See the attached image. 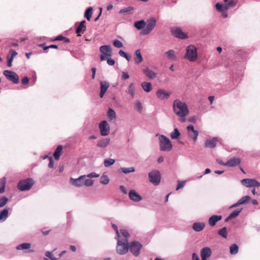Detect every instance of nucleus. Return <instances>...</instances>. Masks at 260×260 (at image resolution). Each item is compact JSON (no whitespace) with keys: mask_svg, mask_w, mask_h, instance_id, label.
Here are the masks:
<instances>
[{"mask_svg":"<svg viewBox=\"0 0 260 260\" xmlns=\"http://www.w3.org/2000/svg\"><path fill=\"white\" fill-rule=\"evenodd\" d=\"M173 111L180 118L181 122L185 121V117L188 114L189 110L187 105L179 100H176L173 102Z\"/></svg>","mask_w":260,"mask_h":260,"instance_id":"nucleus-1","label":"nucleus"},{"mask_svg":"<svg viewBox=\"0 0 260 260\" xmlns=\"http://www.w3.org/2000/svg\"><path fill=\"white\" fill-rule=\"evenodd\" d=\"M184 58L191 62H194L197 59V48L195 46L191 45L186 48Z\"/></svg>","mask_w":260,"mask_h":260,"instance_id":"nucleus-2","label":"nucleus"},{"mask_svg":"<svg viewBox=\"0 0 260 260\" xmlns=\"http://www.w3.org/2000/svg\"><path fill=\"white\" fill-rule=\"evenodd\" d=\"M127 239H120L118 238L116 246V251L120 255H124L128 251L129 243Z\"/></svg>","mask_w":260,"mask_h":260,"instance_id":"nucleus-3","label":"nucleus"},{"mask_svg":"<svg viewBox=\"0 0 260 260\" xmlns=\"http://www.w3.org/2000/svg\"><path fill=\"white\" fill-rule=\"evenodd\" d=\"M159 147L161 151H170L172 149L171 141L164 135H160L159 137Z\"/></svg>","mask_w":260,"mask_h":260,"instance_id":"nucleus-4","label":"nucleus"},{"mask_svg":"<svg viewBox=\"0 0 260 260\" xmlns=\"http://www.w3.org/2000/svg\"><path fill=\"white\" fill-rule=\"evenodd\" d=\"M34 184V181L31 178L20 180L18 184V188L21 191L29 190Z\"/></svg>","mask_w":260,"mask_h":260,"instance_id":"nucleus-5","label":"nucleus"},{"mask_svg":"<svg viewBox=\"0 0 260 260\" xmlns=\"http://www.w3.org/2000/svg\"><path fill=\"white\" fill-rule=\"evenodd\" d=\"M156 24L155 19L152 18L148 20L146 22V27L142 30L141 34L143 35H148L153 29Z\"/></svg>","mask_w":260,"mask_h":260,"instance_id":"nucleus-6","label":"nucleus"},{"mask_svg":"<svg viewBox=\"0 0 260 260\" xmlns=\"http://www.w3.org/2000/svg\"><path fill=\"white\" fill-rule=\"evenodd\" d=\"M142 247V245L139 242L134 241L129 243L128 250L133 255L138 256L140 253Z\"/></svg>","mask_w":260,"mask_h":260,"instance_id":"nucleus-7","label":"nucleus"},{"mask_svg":"<svg viewBox=\"0 0 260 260\" xmlns=\"http://www.w3.org/2000/svg\"><path fill=\"white\" fill-rule=\"evenodd\" d=\"M149 181L155 185H158L160 181V174L158 171L153 170L149 174Z\"/></svg>","mask_w":260,"mask_h":260,"instance_id":"nucleus-8","label":"nucleus"},{"mask_svg":"<svg viewBox=\"0 0 260 260\" xmlns=\"http://www.w3.org/2000/svg\"><path fill=\"white\" fill-rule=\"evenodd\" d=\"M4 75L9 80L13 82L15 84H17L19 82V77L15 72L5 70L4 71Z\"/></svg>","mask_w":260,"mask_h":260,"instance_id":"nucleus-9","label":"nucleus"},{"mask_svg":"<svg viewBox=\"0 0 260 260\" xmlns=\"http://www.w3.org/2000/svg\"><path fill=\"white\" fill-rule=\"evenodd\" d=\"M242 184L246 187H258L260 183L254 179H243L241 180Z\"/></svg>","mask_w":260,"mask_h":260,"instance_id":"nucleus-10","label":"nucleus"},{"mask_svg":"<svg viewBox=\"0 0 260 260\" xmlns=\"http://www.w3.org/2000/svg\"><path fill=\"white\" fill-rule=\"evenodd\" d=\"M186 129L188 138L195 142L197 141L199 135L198 131L195 130L193 126L191 124L188 125Z\"/></svg>","mask_w":260,"mask_h":260,"instance_id":"nucleus-11","label":"nucleus"},{"mask_svg":"<svg viewBox=\"0 0 260 260\" xmlns=\"http://www.w3.org/2000/svg\"><path fill=\"white\" fill-rule=\"evenodd\" d=\"M99 128L101 131V135L105 136L109 134L110 126L107 121H102L99 124Z\"/></svg>","mask_w":260,"mask_h":260,"instance_id":"nucleus-12","label":"nucleus"},{"mask_svg":"<svg viewBox=\"0 0 260 260\" xmlns=\"http://www.w3.org/2000/svg\"><path fill=\"white\" fill-rule=\"evenodd\" d=\"M241 162V160L239 157H233L230 159L225 162V166L234 167L238 166Z\"/></svg>","mask_w":260,"mask_h":260,"instance_id":"nucleus-13","label":"nucleus"},{"mask_svg":"<svg viewBox=\"0 0 260 260\" xmlns=\"http://www.w3.org/2000/svg\"><path fill=\"white\" fill-rule=\"evenodd\" d=\"M212 254V251L209 247H206L201 250V256L202 260H207Z\"/></svg>","mask_w":260,"mask_h":260,"instance_id":"nucleus-14","label":"nucleus"},{"mask_svg":"<svg viewBox=\"0 0 260 260\" xmlns=\"http://www.w3.org/2000/svg\"><path fill=\"white\" fill-rule=\"evenodd\" d=\"M86 177V175L80 176L77 179H71V183L72 185L76 187H81L84 185V179Z\"/></svg>","mask_w":260,"mask_h":260,"instance_id":"nucleus-15","label":"nucleus"},{"mask_svg":"<svg viewBox=\"0 0 260 260\" xmlns=\"http://www.w3.org/2000/svg\"><path fill=\"white\" fill-rule=\"evenodd\" d=\"M173 35L180 39H185L187 38V35L184 33L182 30L179 28H177L172 29Z\"/></svg>","mask_w":260,"mask_h":260,"instance_id":"nucleus-16","label":"nucleus"},{"mask_svg":"<svg viewBox=\"0 0 260 260\" xmlns=\"http://www.w3.org/2000/svg\"><path fill=\"white\" fill-rule=\"evenodd\" d=\"M100 51L102 54L105 55L108 57L112 55V50L110 46L103 45L100 47Z\"/></svg>","mask_w":260,"mask_h":260,"instance_id":"nucleus-17","label":"nucleus"},{"mask_svg":"<svg viewBox=\"0 0 260 260\" xmlns=\"http://www.w3.org/2000/svg\"><path fill=\"white\" fill-rule=\"evenodd\" d=\"M100 96L102 98L104 95L107 89L109 88L110 85L109 83L105 81H102L100 82Z\"/></svg>","mask_w":260,"mask_h":260,"instance_id":"nucleus-18","label":"nucleus"},{"mask_svg":"<svg viewBox=\"0 0 260 260\" xmlns=\"http://www.w3.org/2000/svg\"><path fill=\"white\" fill-rule=\"evenodd\" d=\"M171 93L167 92L164 89H159L156 92V95L158 98L160 100H164L168 99L170 96Z\"/></svg>","mask_w":260,"mask_h":260,"instance_id":"nucleus-19","label":"nucleus"},{"mask_svg":"<svg viewBox=\"0 0 260 260\" xmlns=\"http://www.w3.org/2000/svg\"><path fill=\"white\" fill-rule=\"evenodd\" d=\"M128 196L131 200L135 202H139L142 199V197L134 190L129 191Z\"/></svg>","mask_w":260,"mask_h":260,"instance_id":"nucleus-20","label":"nucleus"},{"mask_svg":"<svg viewBox=\"0 0 260 260\" xmlns=\"http://www.w3.org/2000/svg\"><path fill=\"white\" fill-rule=\"evenodd\" d=\"M217 142V139L213 138L211 139L207 140L205 143V147L206 148H213L216 147Z\"/></svg>","mask_w":260,"mask_h":260,"instance_id":"nucleus-21","label":"nucleus"},{"mask_svg":"<svg viewBox=\"0 0 260 260\" xmlns=\"http://www.w3.org/2000/svg\"><path fill=\"white\" fill-rule=\"evenodd\" d=\"M221 219V215H212L209 218L208 222L211 226H213L216 224L217 222L220 220Z\"/></svg>","mask_w":260,"mask_h":260,"instance_id":"nucleus-22","label":"nucleus"},{"mask_svg":"<svg viewBox=\"0 0 260 260\" xmlns=\"http://www.w3.org/2000/svg\"><path fill=\"white\" fill-rule=\"evenodd\" d=\"M86 23L85 20L82 21L79 25L76 28V32L78 34V36H80V33L83 34L86 30V26L85 25Z\"/></svg>","mask_w":260,"mask_h":260,"instance_id":"nucleus-23","label":"nucleus"},{"mask_svg":"<svg viewBox=\"0 0 260 260\" xmlns=\"http://www.w3.org/2000/svg\"><path fill=\"white\" fill-rule=\"evenodd\" d=\"M251 200V198L248 196H245L240 199L236 203L233 205L231 207H236L240 205L244 204Z\"/></svg>","mask_w":260,"mask_h":260,"instance_id":"nucleus-24","label":"nucleus"},{"mask_svg":"<svg viewBox=\"0 0 260 260\" xmlns=\"http://www.w3.org/2000/svg\"><path fill=\"white\" fill-rule=\"evenodd\" d=\"M10 52L11 53V56L10 57L9 55L7 56V58H8L7 66L9 68L12 67V63L13 60L14 58L17 55V52L13 50H11Z\"/></svg>","mask_w":260,"mask_h":260,"instance_id":"nucleus-25","label":"nucleus"},{"mask_svg":"<svg viewBox=\"0 0 260 260\" xmlns=\"http://www.w3.org/2000/svg\"><path fill=\"white\" fill-rule=\"evenodd\" d=\"M205 224L203 222H195L192 225V229L196 232H200L203 230Z\"/></svg>","mask_w":260,"mask_h":260,"instance_id":"nucleus-26","label":"nucleus"},{"mask_svg":"<svg viewBox=\"0 0 260 260\" xmlns=\"http://www.w3.org/2000/svg\"><path fill=\"white\" fill-rule=\"evenodd\" d=\"M145 75L150 79H153L156 77V74L153 71L150 70L149 68H147L143 70Z\"/></svg>","mask_w":260,"mask_h":260,"instance_id":"nucleus-27","label":"nucleus"},{"mask_svg":"<svg viewBox=\"0 0 260 260\" xmlns=\"http://www.w3.org/2000/svg\"><path fill=\"white\" fill-rule=\"evenodd\" d=\"M135 55L136 57L134 58L135 62L138 64L143 61V57L139 49L136 51Z\"/></svg>","mask_w":260,"mask_h":260,"instance_id":"nucleus-28","label":"nucleus"},{"mask_svg":"<svg viewBox=\"0 0 260 260\" xmlns=\"http://www.w3.org/2000/svg\"><path fill=\"white\" fill-rule=\"evenodd\" d=\"M62 146L61 145H58L56 148L53 156L56 160L59 159L60 156L62 153Z\"/></svg>","mask_w":260,"mask_h":260,"instance_id":"nucleus-29","label":"nucleus"},{"mask_svg":"<svg viewBox=\"0 0 260 260\" xmlns=\"http://www.w3.org/2000/svg\"><path fill=\"white\" fill-rule=\"evenodd\" d=\"M109 139L103 138L98 142L97 146L100 147L105 148L109 144Z\"/></svg>","mask_w":260,"mask_h":260,"instance_id":"nucleus-30","label":"nucleus"},{"mask_svg":"<svg viewBox=\"0 0 260 260\" xmlns=\"http://www.w3.org/2000/svg\"><path fill=\"white\" fill-rule=\"evenodd\" d=\"M141 85L143 90L147 92H149L152 90V85L150 82H143Z\"/></svg>","mask_w":260,"mask_h":260,"instance_id":"nucleus-31","label":"nucleus"},{"mask_svg":"<svg viewBox=\"0 0 260 260\" xmlns=\"http://www.w3.org/2000/svg\"><path fill=\"white\" fill-rule=\"evenodd\" d=\"M135 88L134 86V83H131L128 87L127 88V90L126 91L127 93L129 94L132 99H134L135 96Z\"/></svg>","mask_w":260,"mask_h":260,"instance_id":"nucleus-32","label":"nucleus"},{"mask_svg":"<svg viewBox=\"0 0 260 260\" xmlns=\"http://www.w3.org/2000/svg\"><path fill=\"white\" fill-rule=\"evenodd\" d=\"M146 25V22L143 20H140L138 21H136L134 23V26L136 27L138 29H141L144 27Z\"/></svg>","mask_w":260,"mask_h":260,"instance_id":"nucleus-33","label":"nucleus"},{"mask_svg":"<svg viewBox=\"0 0 260 260\" xmlns=\"http://www.w3.org/2000/svg\"><path fill=\"white\" fill-rule=\"evenodd\" d=\"M31 244L28 243H24L18 245L16 247L17 250L28 249L30 248Z\"/></svg>","mask_w":260,"mask_h":260,"instance_id":"nucleus-34","label":"nucleus"},{"mask_svg":"<svg viewBox=\"0 0 260 260\" xmlns=\"http://www.w3.org/2000/svg\"><path fill=\"white\" fill-rule=\"evenodd\" d=\"M6 183V178L5 177L2 178L0 180V193H2L5 191Z\"/></svg>","mask_w":260,"mask_h":260,"instance_id":"nucleus-35","label":"nucleus"},{"mask_svg":"<svg viewBox=\"0 0 260 260\" xmlns=\"http://www.w3.org/2000/svg\"><path fill=\"white\" fill-rule=\"evenodd\" d=\"M92 14V7H89L85 11L84 13V17L88 20H90Z\"/></svg>","mask_w":260,"mask_h":260,"instance_id":"nucleus-36","label":"nucleus"},{"mask_svg":"<svg viewBox=\"0 0 260 260\" xmlns=\"http://www.w3.org/2000/svg\"><path fill=\"white\" fill-rule=\"evenodd\" d=\"M61 41L65 43L70 42V40L69 38L63 37L61 35L58 36L52 40V41Z\"/></svg>","mask_w":260,"mask_h":260,"instance_id":"nucleus-37","label":"nucleus"},{"mask_svg":"<svg viewBox=\"0 0 260 260\" xmlns=\"http://www.w3.org/2000/svg\"><path fill=\"white\" fill-rule=\"evenodd\" d=\"M107 115H108V118L111 120L115 119L116 118V113H115V111L112 109H109L108 110V112H107Z\"/></svg>","mask_w":260,"mask_h":260,"instance_id":"nucleus-38","label":"nucleus"},{"mask_svg":"<svg viewBox=\"0 0 260 260\" xmlns=\"http://www.w3.org/2000/svg\"><path fill=\"white\" fill-rule=\"evenodd\" d=\"M8 215V209H5L0 213V221L5 220Z\"/></svg>","mask_w":260,"mask_h":260,"instance_id":"nucleus-39","label":"nucleus"},{"mask_svg":"<svg viewBox=\"0 0 260 260\" xmlns=\"http://www.w3.org/2000/svg\"><path fill=\"white\" fill-rule=\"evenodd\" d=\"M230 249L231 254H236L238 252L239 248L236 244H233L231 245Z\"/></svg>","mask_w":260,"mask_h":260,"instance_id":"nucleus-40","label":"nucleus"},{"mask_svg":"<svg viewBox=\"0 0 260 260\" xmlns=\"http://www.w3.org/2000/svg\"><path fill=\"white\" fill-rule=\"evenodd\" d=\"M218 234L222 237L226 238L228 235L226 228L225 227H223L220 229L218 232Z\"/></svg>","mask_w":260,"mask_h":260,"instance_id":"nucleus-41","label":"nucleus"},{"mask_svg":"<svg viewBox=\"0 0 260 260\" xmlns=\"http://www.w3.org/2000/svg\"><path fill=\"white\" fill-rule=\"evenodd\" d=\"M109 182V179L108 177L106 175H102L100 178V183L106 185L108 184Z\"/></svg>","mask_w":260,"mask_h":260,"instance_id":"nucleus-42","label":"nucleus"},{"mask_svg":"<svg viewBox=\"0 0 260 260\" xmlns=\"http://www.w3.org/2000/svg\"><path fill=\"white\" fill-rule=\"evenodd\" d=\"M114 162H115L114 159H112V158H107L104 160V166L106 167H108L112 165L113 164H114Z\"/></svg>","mask_w":260,"mask_h":260,"instance_id":"nucleus-43","label":"nucleus"},{"mask_svg":"<svg viewBox=\"0 0 260 260\" xmlns=\"http://www.w3.org/2000/svg\"><path fill=\"white\" fill-rule=\"evenodd\" d=\"M180 135V133L177 128H175L171 134V138L172 139H177Z\"/></svg>","mask_w":260,"mask_h":260,"instance_id":"nucleus-44","label":"nucleus"},{"mask_svg":"<svg viewBox=\"0 0 260 260\" xmlns=\"http://www.w3.org/2000/svg\"><path fill=\"white\" fill-rule=\"evenodd\" d=\"M121 170L122 172L124 174H127L131 172H134L135 171V169L134 167L130 168H121Z\"/></svg>","mask_w":260,"mask_h":260,"instance_id":"nucleus-45","label":"nucleus"},{"mask_svg":"<svg viewBox=\"0 0 260 260\" xmlns=\"http://www.w3.org/2000/svg\"><path fill=\"white\" fill-rule=\"evenodd\" d=\"M119 54L120 56L125 58L126 59V60L128 61H129L132 58L131 55H128L126 53H125L124 51H123L122 50H120L119 51Z\"/></svg>","mask_w":260,"mask_h":260,"instance_id":"nucleus-46","label":"nucleus"},{"mask_svg":"<svg viewBox=\"0 0 260 260\" xmlns=\"http://www.w3.org/2000/svg\"><path fill=\"white\" fill-rule=\"evenodd\" d=\"M121 235L124 238V239H127L130 237V235L128 232L125 230H120V235Z\"/></svg>","mask_w":260,"mask_h":260,"instance_id":"nucleus-47","label":"nucleus"},{"mask_svg":"<svg viewBox=\"0 0 260 260\" xmlns=\"http://www.w3.org/2000/svg\"><path fill=\"white\" fill-rule=\"evenodd\" d=\"M44 45H45L44 44H40L39 46L40 47H43L44 50H46L49 48H55V49L58 48V46L56 45H51L48 46H45Z\"/></svg>","mask_w":260,"mask_h":260,"instance_id":"nucleus-48","label":"nucleus"},{"mask_svg":"<svg viewBox=\"0 0 260 260\" xmlns=\"http://www.w3.org/2000/svg\"><path fill=\"white\" fill-rule=\"evenodd\" d=\"M93 183V180L90 179H84V185L86 186H92Z\"/></svg>","mask_w":260,"mask_h":260,"instance_id":"nucleus-49","label":"nucleus"},{"mask_svg":"<svg viewBox=\"0 0 260 260\" xmlns=\"http://www.w3.org/2000/svg\"><path fill=\"white\" fill-rule=\"evenodd\" d=\"M8 199L5 197L0 198V207H2L7 204Z\"/></svg>","mask_w":260,"mask_h":260,"instance_id":"nucleus-50","label":"nucleus"},{"mask_svg":"<svg viewBox=\"0 0 260 260\" xmlns=\"http://www.w3.org/2000/svg\"><path fill=\"white\" fill-rule=\"evenodd\" d=\"M166 54L169 58H173L175 57L174 51L173 50L168 51L166 52Z\"/></svg>","mask_w":260,"mask_h":260,"instance_id":"nucleus-51","label":"nucleus"},{"mask_svg":"<svg viewBox=\"0 0 260 260\" xmlns=\"http://www.w3.org/2000/svg\"><path fill=\"white\" fill-rule=\"evenodd\" d=\"M241 210H235L230 215V218H234L238 216L241 212Z\"/></svg>","mask_w":260,"mask_h":260,"instance_id":"nucleus-52","label":"nucleus"},{"mask_svg":"<svg viewBox=\"0 0 260 260\" xmlns=\"http://www.w3.org/2000/svg\"><path fill=\"white\" fill-rule=\"evenodd\" d=\"M215 7L217 11L219 12H222L223 11H224L223 4H221L218 3L215 5Z\"/></svg>","mask_w":260,"mask_h":260,"instance_id":"nucleus-53","label":"nucleus"},{"mask_svg":"<svg viewBox=\"0 0 260 260\" xmlns=\"http://www.w3.org/2000/svg\"><path fill=\"white\" fill-rule=\"evenodd\" d=\"M113 45L115 47L117 48H121L123 46V44L119 40H115L113 42Z\"/></svg>","mask_w":260,"mask_h":260,"instance_id":"nucleus-54","label":"nucleus"},{"mask_svg":"<svg viewBox=\"0 0 260 260\" xmlns=\"http://www.w3.org/2000/svg\"><path fill=\"white\" fill-rule=\"evenodd\" d=\"M45 255L51 260H56L58 259V258H56L51 252L49 251L46 252Z\"/></svg>","mask_w":260,"mask_h":260,"instance_id":"nucleus-55","label":"nucleus"},{"mask_svg":"<svg viewBox=\"0 0 260 260\" xmlns=\"http://www.w3.org/2000/svg\"><path fill=\"white\" fill-rule=\"evenodd\" d=\"M112 227L113 228V229L115 231V232L116 233L117 236L118 238H120L121 235H120V233L118 230V228L116 225L115 224H112Z\"/></svg>","mask_w":260,"mask_h":260,"instance_id":"nucleus-56","label":"nucleus"},{"mask_svg":"<svg viewBox=\"0 0 260 260\" xmlns=\"http://www.w3.org/2000/svg\"><path fill=\"white\" fill-rule=\"evenodd\" d=\"M237 4V1L235 0H231L228 3V5L230 6V7L233 8L235 7Z\"/></svg>","mask_w":260,"mask_h":260,"instance_id":"nucleus-57","label":"nucleus"},{"mask_svg":"<svg viewBox=\"0 0 260 260\" xmlns=\"http://www.w3.org/2000/svg\"><path fill=\"white\" fill-rule=\"evenodd\" d=\"M133 10V8H131V7L126 8H124V9L120 10L119 12L120 13H128V12H131V11H132Z\"/></svg>","mask_w":260,"mask_h":260,"instance_id":"nucleus-58","label":"nucleus"},{"mask_svg":"<svg viewBox=\"0 0 260 260\" xmlns=\"http://www.w3.org/2000/svg\"><path fill=\"white\" fill-rule=\"evenodd\" d=\"M99 174H96L95 172H92L88 175H86V177L88 178H96L99 177Z\"/></svg>","mask_w":260,"mask_h":260,"instance_id":"nucleus-59","label":"nucleus"},{"mask_svg":"<svg viewBox=\"0 0 260 260\" xmlns=\"http://www.w3.org/2000/svg\"><path fill=\"white\" fill-rule=\"evenodd\" d=\"M129 77V75L127 72H122V75H121V79L123 80H125L127 79H128Z\"/></svg>","mask_w":260,"mask_h":260,"instance_id":"nucleus-60","label":"nucleus"},{"mask_svg":"<svg viewBox=\"0 0 260 260\" xmlns=\"http://www.w3.org/2000/svg\"><path fill=\"white\" fill-rule=\"evenodd\" d=\"M185 183V181L182 182L181 181H178V185L176 188V190H178V189L183 187V186H184Z\"/></svg>","mask_w":260,"mask_h":260,"instance_id":"nucleus-61","label":"nucleus"},{"mask_svg":"<svg viewBox=\"0 0 260 260\" xmlns=\"http://www.w3.org/2000/svg\"><path fill=\"white\" fill-rule=\"evenodd\" d=\"M21 82L23 84H27L29 82V79L28 77H25L22 79Z\"/></svg>","mask_w":260,"mask_h":260,"instance_id":"nucleus-62","label":"nucleus"},{"mask_svg":"<svg viewBox=\"0 0 260 260\" xmlns=\"http://www.w3.org/2000/svg\"><path fill=\"white\" fill-rule=\"evenodd\" d=\"M107 63L110 66H113L115 64V61L113 59L109 58L107 59Z\"/></svg>","mask_w":260,"mask_h":260,"instance_id":"nucleus-63","label":"nucleus"},{"mask_svg":"<svg viewBox=\"0 0 260 260\" xmlns=\"http://www.w3.org/2000/svg\"><path fill=\"white\" fill-rule=\"evenodd\" d=\"M136 106L137 108L139 109V111H141L142 110V104L140 101L137 102V103L136 104Z\"/></svg>","mask_w":260,"mask_h":260,"instance_id":"nucleus-64","label":"nucleus"}]
</instances>
